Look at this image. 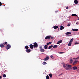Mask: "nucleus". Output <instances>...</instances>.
I'll return each instance as SVG.
<instances>
[{"mask_svg": "<svg viewBox=\"0 0 79 79\" xmlns=\"http://www.w3.org/2000/svg\"><path fill=\"white\" fill-rule=\"evenodd\" d=\"M42 47L41 46L40 47V48L41 49H42Z\"/></svg>", "mask_w": 79, "mask_h": 79, "instance_id": "37998d69", "label": "nucleus"}, {"mask_svg": "<svg viewBox=\"0 0 79 79\" xmlns=\"http://www.w3.org/2000/svg\"><path fill=\"white\" fill-rule=\"evenodd\" d=\"M70 35V36H71V35Z\"/></svg>", "mask_w": 79, "mask_h": 79, "instance_id": "de8ad7c7", "label": "nucleus"}, {"mask_svg": "<svg viewBox=\"0 0 79 79\" xmlns=\"http://www.w3.org/2000/svg\"><path fill=\"white\" fill-rule=\"evenodd\" d=\"M72 44V43L69 42L68 44V46H71V45Z\"/></svg>", "mask_w": 79, "mask_h": 79, "instance_id": "393cba45", "label": "nucleus"}, {"mask_svg": "<svg viewBox=\"0 0 79 79\" xmlns=\"http://www.w3.org/2000/svg\"><path fill=\"white\" fill-rule=\"evenodd\" d=\"M75 45H77V44H79V43H75Z\"/></svg>", "mask_w": 79, "mask_h": 79, "instance_id": "f704fd0d", "label": "nucleus"}, {"mask_svg": "<svg viewBox=\"0 0 79 79\" xmlns=\"http://www.w3.org/2000/svg\"><path fill=\"white\" fill-rule=\"evenodd\" d=\"M2 2H0V6H2Z\"/></svg>", "mask_w": 79, "mask_h": 79, "instance_id": "e433bc0d", "label": "nucleus"}, {"mask_svg": "<svg viewBox=\"0 0 79 79\" xmlns=\"http://www.w3.org/2000/svg\"><path fill=\"white\" fill-rule=\"evenodd\" d=\"M51 39H54V38L53 37H51Z\"/></svg>", "mask_w": 79, "mask_h": 79, "instance_id": "4c0bfd02", "label": "nucleus"}, {"mask_svg": "<svg viewBox=\"0 0 79 79\" xmlns=\"http://www.w3.org/2000/svg\"><path fill=\"white\" fill-rule=\"evenodd\" d=\"M52 42H51L48 43L47 44V45H50V44H52Z\"/></svg>", "mask_w": 79, "mask_h": 79, "instance_id": "cd10ccee", "label": "nucleus"}, {"mask_svg": "<svg viewBox=\"0 0 79 79\" xmlns=\"http://www.w3.org/2000/svg\"><path fill=\"white\" fill-rule=\"evenodd\" d=\"M44 49L46 50L48 49V45L46 44L44 45Z\"/></svg>", "mask_w": 79, "mask_h": 79, "instance_id": "9d476101", "label": "nucleus"}, {"mask_svg": "<svg viewBox=\"0 0 79 79\" xmlns=\"http://www.w3.org/2000/svg\"><path fill=\"white\" fill-rule=\"evenodd\" d=\"M3 77H6V74H4L3 75Z\"/></svg>", "mask_w": 79, "mask_h": 79, "instance_id": "473e14b6", "label": "nucleus"}, {"mask_svg": "<svg viewBox=\"0 0 79 79\" xmlns=\"http://www.w3.org/2000/svg\"><path fill=\"white\" fill-rule=\"evenodd\" d=\"M78 19V20H79V19Z\"/></svg>", "mask_w": 79, "mask_h": 79, "instance_id": "c03bdc74", "label": "nucleus"}, {"mask_svg": "<svg viewBox=\"0 0 79 79\" xmlns=\"http://www.w3.org/2000/svg\"><path fill=\"white\" fill-rule=\"evenodd\" d=\"M50 57H51V58H52V59L54 58L53 56V55H51V56Z\"/></svg>", "mask_w": 79, "mask_h": 79, "instance_id": "2f4dec72", "label": "nucleus"}, {"mask_svg": "<svg viewBox=\"0 0 79 79\" xmlns=\"http://www.w3.org/2000/svg\"><path fill=\"white\" fill-rule=\"evenodd\" d=\"M40 52H45V50L44 49H41L40 50Z\"/></svg>", "mask_w": 79, "mask_h": 79, "instance_id": "ddd939ff", "label": "nucleus"}, {"mask_svg": "<svg viewBox=\"0 0 79 79\" xmlns=\"http://www.w3.org/2000/svg\"><path fill=\"white\" fill-rule=\"evenodd\" d=\"M73 70H76V69H77V67L76 66H74L73 67Z\"/></svg>", "mask_w": 79, "mask_h": 79, "instance_id": "4468645a", "label": "nucleus"}, {"mask_svg": "<svg viewBox=\"0 0 79 79\" xmlns=\"http://www.w3.org/2000/svg\"><path fill=\"white\" fill-rule=\"evenodd\" d=\"M70 63H73V60L72 59L70 60Z\"/></svg>", "mask_w": 79, "mask_h": 79, "instance_id": "7c9ffc66", "label": "nucleus"}, {"mask_svg": "<svg viewBox=\"0 0 79 79\" xmlns=\"http://www.w3.org/2000/svg\"><path fill=\"white\" fill-rule=\"evenodd\" d=\"M58 29H60V28H58Z\"/></svg>", "mask_w": 79, "mask_h": 79, "instance_id": "a18cd8bd", "label": "nucleus"}, {"mask_svg": "<svg viewBox=\"0 0 79 79\" xmlns=\"http://www.w3.org/2000/svg\"><path fill=\"white\" fill-rule=\"evenodd\" d=\"M0 46L1 48H3V47H5V46H4V44H0Z\"/></svg>", "mask_w": 79, "mask_h": 79, "instance_id": "9b49d317", "label": "nucleus"}, {"mask_svg": "<svg viewBox=\"0 0 79 79\" xmlns=\"http://www.w3.org/2000/svg\"><path fill=\"white\" fill-rule=\"evenodd\" d=\"M60 30H63V29L64 28V27L63 26H60Z\"/></svg>", "mask_w": 79, "mask_h": 79, "instance_id": "f3484780", "label": "nucleus"}, {"mask_svg": "<svg viewBox=\"0 0 79 79\" xmlns=\"http://www.w3.org/2000/svg\"><path fill=\"white\" fill-rule=\"evenodd\" d=\"M74 3H75V4H77V3H78V1H77V0H75L74 1Z\"/></svg>", "mask_w": 79, "mask_h": 79, "instance_id": "2eb2a0df", "label": "nucleus"}, {"mask_svg": "<svg viewBox=\"0 0 79 79\" xmlns=\"http://www.w3.org/2000/svg\"><path fill=\"white\" fill-rule=\"evenodd\" d=\"M54 29H57V28H58V27L57 26H55L53 27Z\"/></svg>", "mask_w": 79, "mask_h": 79, "instance_id": "aec40b11", "label": "nucleus"}, {"mask_svg": "<svg viewBox=\"0 0 79 79\" xmlns=\"http://www.w3.org/2000/svg\"><path fill=\"white\" fill-rule=\"evenodd\" d=\"M59 53H60V54L64 53V52H59Z\"/></svg>", "mask_w": 79, "mask_h": 79, "instance_id": "c9c22d12", "label": "nucleus"}, {"mask_svg": "<svg viewBox=\"0 0 79 79\" xmlns=\"http://www.w3.org/2000/svg\"><path fill=\"white\" fill-rule=\"evenodd\" d=\"M53 47V45H51L49 46L48 48V49H50V48H52V47Z\"/></svg>", "mask_w": 79, "mask_h": 79, "instance_id": "a878e982", "label": "nucleus"}, {"mask_svg": "<svg viewBox=\"0 0 79 79\" xmlns=\"http://www.w3.org/2000/svg\"><path fill=\"white\" fill-rule=\"evenodd\" d=\"M3 44L4 45H7V44H8V42H6L5 43H3Z\"/></svg>", "mask_w": 79, "mask_h": 79, "instance_id": "412c9836", "label": "nucleus"}, {"mask_svg": "<svg viewBox=\"0 0 79 79\" xmlns=\"http://www.w3.org/2000/svg\"><path fill=\"white\" fill-rule=\"evenodd\" d=\"M6 48L7 49H10L11 48V45L9 44L7 45V46H6Z\"/></svg>", "mask_w": 79, "mask_h": 79, "instance_id": "f03ea898", "label": "nucleus"}, {"mask_svg": "<svg viewBox=\"0 0 79 79\" xmlns=\"http://www.w3.org/2000/svg\"><path fill=\"white\" fill-rule=\"evenodd\" d=\"M49 59V57L48 56H47L45 58H44L43 60L44 61H47Z\"/></svg>", "mask_w": 79, "mask_h": 79, "instance_id": "39448f33", "label": "nucleus"}, {"mask_svg": "<svg viewBox=\"0 0 79 79\" xmlns=\"http://www.w3.org/2000/svg\"><path fill=\"white\" fill-rule=\"evenodd\" d=\"M49 76H50V77H51V78H52V74L50 73L49 74Z\"/></svg>", "mask_w": 79, "mask_h": 79, "instance_id": "bb28decb", "label": "nucleus"}, {"mask_svg": "<svg viewBox=\"0 0 79 79\" xmlns=\"http://www.w3.org/2000/svg\"><path fill=\"white\" fill-rule=\"evenodd\" d=\"M68 67H69V68L67 69V70H68V69H72L71 68V65H70L68 64Z\"/></svg>", "mask_w": 79, "mask_h": 79, "instance_id": "423d86ee", "label": "nucleus"}, {"mask_svg": "<svg viewBox=\"0 0 79 79\" xmlns=\"http://www.w3.org/2000/svg\"><path fill=\"white\" fill-rule=\"evenodd\" d=\"M2 76H0V79H2Z\"/></svg>", "mask_w": 79, "mask_h": 79, "instance_id": "a19ab883", "label": "nucleus"}, {"mask_svg": "<svg viewBox=\"0 0 79 79\" xmlns=\"http://www.w3.org/2000/svg\"><path fill=\"white\" fill-rule=\"evenodd\" d=\"M78 34H79V33H78Z\"/></svg>", "mask_w": 79, "mask_h": 79, "instance_id": "49530a36", "label": "nucleus"}, {"mask_svg": "<svg viewBox=\"0 0 79 79\" xmlns=\"http://www.w3.org/2000/svg\"><path fill=\"white\" fill-rule=\"evenodd\" d=\"M72 16H77V15L75 14H73L72 15Z\"/></svg>", "mask_w": 79, "mask_h": 79, "instance_id": "5701e85b", "label": "nucleus"}, {"mask_svg": "<svg viewBox=\"0 0 79 79\" xmlns=\"http://www.w3.org/2000/svg\"><path fill=\"white\" fill-rule=\"evenodd\" d=\"M66 9H68V8H69V7L67 6V7H66Z\"/></svg>", "mask_w": 79, "mask_h": 79, "instance_id": "58836bf2", "label": "nucleus"}, {"mask_svg": "<svg viewBox=\"0 0 79 79\" xmlns=\"http://www.w3.org/2000/svg\"><path fill=\"white\" fill-rule=\"evenodd\" d=\"M70 25H71V24H68L67 25V26L68 27L70 26Z\"/></svg>", "mask_w": 79, "mask_h": 79, "instance_id": "72a5a7b5", "label": "nucleus"}, {"mask_svg": "<svg viewBox=\"0 0 79 79\" xmlns=\"http://www.w3.org/2000/svg\"><path fill=\"white\" fill-rule=\"evenodd\" d=\"M33 47L34 48H37L38 47V44L36 42L33 43Z\"/></svg>", "mask_w": 79, "mask_h": 79, "instance_id": "f257e3e1", "label": "nucleus"}, {"mask_svg": "<svg viewBox=\"0 0 79 79\" xmlns=\"http://www.w3.org/2000/svg\"><path fill=\"white\" fill-rule=\"evenodd\" d=\"M76 59H77V60H78V59H79V57H77V58Z\"/></svg>", "mask_w": 79, "mask_h": 79, "instance_id": "79ce46f5", "label": "nucleus"}, {"mask_svg": "<svg viewBox=\"0 0 79 79\" xmlns=\"http://www.w3.org/2000/svg\"><path fill=\"white\" fill-rule=\"evenodd\" d=\"M30 48L31 49H33L34 48V46L32 44L30 45Z\"/></svg>", "mask_w": 79, "mask_h": 79, "instance_id": "0eeeda50", "label": "nucleus"}, {"mask_svg": "<svg viewBox=\"0 0 79 79\" xmlns=\"http://www.w3.org/2000/svg\"><path fill=\"white\" fill-rule=\"evenodd\" d=\"M46 79H50V77H49V76H48V75L46 76Z\"/></svg>", "mask_w": 79, "mask_h": 79, "instance_id": "c85d7f7f", "label": "nucleus"}, {"mask_svg": "<svg viewBox=\"0 0 79 79\" xmlns=\"http://www.w3.org/2000/svg\"><path fill=\"white\" fill-rule=\"evenodd\" d=\"M43 65H44V64H47V62H44L43 63Z\"/></svg>", "mask_w": 79, "mask_h": 79, "instance_id": "c756f323", "label": "nucleus"}, {"mask_svg": "<svg viewBox=\"0 0 79 79\" xmlns=\"http://www.w3.org/2000/svg\"><path fill=\"white\" fill-rule=\"evenodd\" d=\"M71 34H72V33L70 32H67L66 33V35H69Z\"/></svg>", "mask_w": 79, "mask_h": 79, "instance_id": "a211bd4d", "label": "nucleus"}, {"mask_svg": "<svg viewBox=\"0 0 79 79\" xmlns=\"http://www.w3.org/2000/svg\"><path fill=\"white\" fill-rule=\"evenodd\" d=\"M74 39H73V38L72 39H71L70 40L69 42H71V43H72V42L73 41Z\"/></svg>", "mask_w": 79, "mask_h": 79, "instance_id": "b1692460", "label": "nucleus"}, {"mask_svg": "<svg viewBox=\"0 0 79 79\" xmlns=\"http://www.w3.org/2000/svg\"><path fill=\"white\" fill-rule=\"evenodd\" d=\"M64 74V73H62L61 74H60V75H62V74Z\"/></svg>", "mask_w": 79, "mask_h": 79, "instance_id": "ea45409f", "label": "nucleus"}, {"mask_svg": "<svg viewBox=\"0 0 79 79\" xmlns=\"http://www.w3.org/2000/svg\"><path fill=\"white\" fill-rule=\"evenodd\" d=\"M78 29H72V31H78Z\"/></svg>", "mask_w": 79, "mask_h": 79, "instance_id": "f8f14e48", "label": "nucleus"}, {"mask_svg": "<svg viewBox=\"0 0 79 79\" xmlns=\"http://www.w3.org/2000/svg\"><path fill=\"white\" fill-rule=\"evenodd\" d=\"M63 66L64 68H65V69H67V68H68V64H64Z\"/></svg>", "mask_w": 79, "mask_h": 79, "instance_id": "7ed1b4c3", "label": "nucleus"}, {"mask_svg": "<svg viewBox=\"0 0 79 79\" xmlns=\"http://www.w3.org/2000/svg\"><path fill=\"white\" fill-rule=\"evenodd\" d=\"M62 42H63V41H62V40H60L57 42V44H61V43H62Z\"/></svg>", "mask_w": 79, "mask_h": 79, "instance_id": "1a4fd4ad", "label": "nucleus"}, {"mask_svg": "<svg viewBox=\"0 0 79 79\" xmlns=\"http://www.w3.org/2000/svg\"><path fill=\"white\" fill-rule=\"evenodd\" d=\"M52 37L51 35L47 36L45 38V39H50V38Z\"/></svg>", "mask_w": 79, "mask_h": 79, "instance_id": "20e7f679", "label": "nucleus"}, {"mask_svg": "<svg viewBox=\"0 0 79 79\" xmlns=\"http://www.w3.org/2000/svg\"><path fill=\"white\" fill-rule=\"evenodd\" d=\"M57 47H58V45H54L53 47V48H57Z\"/></svg>", "mask_w": 79, "mask_h": 79, "instance_id": "dca6fc26", "label": "nucleus"}, {"mask_svg": "<svg viewBox=\"0 0 79 79\" xmlns=\"http://www.w3.org/2000/svg\"><path fill=\"white\" fill-rule=\"evenodd\" d=\"M77 62H78V60H76L73 63V64H75L77 63Z\"/></svg>", "mask_w": 79, "mask_h": 79, "instance_id": "6ab92c4d", "label": "nucleus"}, {"mask_svg": "<svg viewBox=\"0 0 79 79\" xmlns=\"http://www.w3.org/2000/svg\"><path fill=\"white\" fill-rule=\"evenodd\" d=\"M26 52L27 53H30V52H31V50L30 49H27L26 50Z\"/></svg>", "mask_w": 79, "mask_h": 79, "instance_id": "6e6552de", "label": "nucleus"}, {"mask_svg": "<svg viewBox=\"0 0 79 79\" xmlns=\"http://www.w3.org/2000/svg\"><path fill=\"white\" fill-rule=\"evenodd\" d=\"M25 48L27 49V50L29 49V47H28V46H26L25 47Z\"/></svg>", "mask_w": 79, "mask_h": 79, "instance_id": "4be33fe9", "label": "nucleus"}]
</instances>
